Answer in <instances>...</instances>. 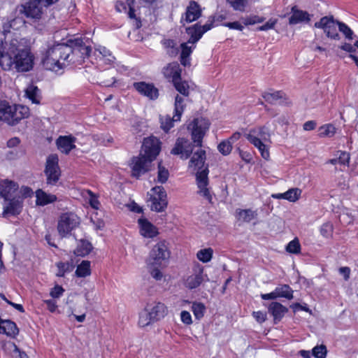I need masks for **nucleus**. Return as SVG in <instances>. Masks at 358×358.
Segmentation results:
<instances>
[{"mask_svg": "<svg viewBox=\"0 0 358 358\" xmlns=\"http://www.w3.org/2000/svg\"><path fill=\"white\" fill-rule=\"evenodd\" d=\"M69 43H57L46 50L42 59L44 68L58 71L71 64H81L90 56L91 46L77 38L68 41Z\"/></svg>", "mask_w": 358, "mask_h": 358, "instance_id": "f257e3e1", "label": "nucleus"}, {"mask_svg": "<svg viewBox=\"0 0 358 358\" xmlns=\"http://www.w3.org/2000/svg\"><path fill=\"white\" fill-rule=\"evenodd\" d=\"M34 58L29 48H20L17 46V40H12L2 50L0 49V66L5 71H29L34 67Z\"/></svg>", "mask_w": 358, "mask_h": 358, "instance_id": "f03ea898", "label": "nucleus"}, {"mask_svg": "<svg viewBox=\"0 0 358 358\" xmlns=\"http://www.w3.org/2000/svg\"><path fill=\"white\" fill-rule=\"evenodd\" d=\"M205 161L206 152L200 149L193 154L189 161V167L193 168L195 171L196 170V178L198 188L199 189V193L211 203L213 197L208 188V166L205 164Z\"/></svg>", "mask_w": 358, "mask_h": 358, "instance_id": "7ed1b4c3", "label": "nucleus"}, {"mask_svg": "<svg viewBox=\"0 0 358 358\" xmlns=\"http://www.w3.org/2000/svg\"><path fill=\"white\" fill-rule=\"evenodd\" d=\"M29 116V108L27 106L10 104L6 100H0V122L15 126Z\"/></svg>", "mask_w": 358, "mask_h": 358, "instance_id": "20e7f679", "label": "nucleus"}, {"mask_svg": "<svg viewBox=\"0 0 358 358\" xmlns=\"http://www.w3.org/2000/svg\"><path fill=\"white\" fill-rule=\"evenodd\" d=\"M168 243L163 240L157 243L150 252L147 259L148 266H164L170 257Z\"/></svg>", "mask_w": 358, "mask_h": 358, "instance_id": "39448f33", "label": "nucleus"}, {"mask_svg": "<svg viewBox=\"0 0 358 358\" xmlns=\"http://www.w3.org/2000/svg\"><path fill=\"white\" fill-rule=\"evenodd\" d=\"M80 223V217L73 212L62 213L57 222V231L62 238L67 237Z\"/></svg>", "mask_w": 358, "mask_h": 358, "instance_id": "423d86ee", "label": "nucleus"}, {"mask_svg": "<svg viewBox=\"0 0 358 358\" xmlns=\"http://www.w3.org/2000/svg\"><path fill=\"white\" fill-rule=\"evenodd\" d=\"M210 122L203 117L194 118L188 125V130L191 131L192 139L196 146L201 147L203 138L208 130Z\"/></svg>", "mask_w": 358, "mask_h": 358, "instance_id": "0eeeda50", "label": "nucleus"}, {"mask_svg": "<svg viewBox=\"0 0 358 358\" xmlns=\"http://www.w3.org/2000/svg\"><path fill=\"white\" fill-rule=\"evenodd\" d=\"M185 108L184 99L177 94L175 97L173 116L172 117L169 115L160 117L161 128L165 132H168L173 127L175 122L180 120Z\"/></svg>", "mask_w": 358, "mask_h": 358, "instance_id": "6e6552de", "label": "nucleus"}, {"mask_svg": "<svg viewBox=\"0 0 358 358\" xmlns=\"http://www.w3.org/2000/svg\"><path fill=\"white\" fill-rule=\"evenodd\" d=\"M58 163L57 155H50L47 157L44 173L48 185H55L59 180L61 171Z\"/></svg>", "mask_w": 358, "mask_h": 358, "instance_id": "1a4fd4ad", "label": "nucleus"}, {"mask_svg": "<svg viewBox=\"0 0 358 358\" xmlns=\"http://www.w3.org/2000/svg\"><path fill=\"white\" fill-rule=\"evenodd\" d=\"M152 194L150 198V209L155 212H163L168 206L167 194L162 186H155L151 189Z\"/></svg>", "mask_w": 358, "mask_h": 358, "instance_id": "9d476101", "label": "nucleus"}, {"mask_svg": "<svg viewBox=\"0 0 358 358\" xmlns=\"http://www.w3.org/2000/svg\"><path fill=\"white\" fill-rule=\"evenodd\" d=\"M59 0H30L23 7L24 15L27 17L40 19L43 13V6H50Z\"/></svg>", "mask_w": 358, "mask_h": 358, "instance_id": "9b49d317", "label": "nucleus"}, {"mask_svg": "<svg viewBox=\"0 0 358 358\" xmlns=\"http://www.w3.org/2000/svg\"><path fill=\"white\" fill-rule=\"evenodd\" d=\"M339 21L336 20L332 15L322 17L316 22L314 27L322 29L326 36L334 40H339L340 35L337 31V26Z\"/></svg>", "mask_w": 358, "mask_h": 358, "instance_id": "f8f14e48", "label": "nucleus"}, {"mask_svg": "<svg viewBox=\"0 0 358 358\" xmlns=\"http://www.w3.org/2000/svg\"><path fill=\"white\" fill-rule=\"evenodd\" d=\"M214 17L210 16L207 22L201 26L199 24H195L193 26L189 27L186 29V33L189 35V43H196L202 37L203 34L209 31L213 27Z\"/></svg>", "mask_w": 358, "mask_h": 358, "instance_id": "ddd939ff", "label": "nucleus"}, {"mask_svg": "<svg viewBox=\"0 0 358 358\" xmlns=\"http://www.w3.org/2000/svg\"><path fill=\"white\" fill-rule=\"evenodd\" d=\"M152 162V161L143 157L142 152L139 156L134 157L131 163V176L139 178L150 171Z\"/></svg>", "mask_w": 358, "mask_h": 358, "instance_id": "4468645a", "label": "nucleus"}, {"mask_svg": "<svg viewBox=\"0 0 358 358\" xmlns=\"http://www.w3.org/2000/svg\"><path fill=\"white\" fill-rule=\"evenodd\" d=\"M160 150V141L157 138L151 136L144 139L141 151L143 157L154 161Z\"/></svg>", "mask_w": 358, "mask_h": 358, "instance_id": "2eb2a0df", "label": "nucleus"}, {"mask_svg": "<svg viewBox=\"0 0 358 358\" xmlns=\"http://www.w3.org/2000/svg\"><path fill=\"white\" fill-rule=\"evenodd\" d=\"M192 151L193 145L189 140L184 138H178L171 153L174 155H180L181 159H187L190 157Z\"/></svg>", "mask_w": 358, "mask_h": 358, "instance_id": "dca6fc26", "label": "nucleus"}, {"mask_svg": "<svg viewBox=\"0 0 358 358\" xmlns=\"http://www.w3.org/2000/svg\"><path fill=\"white\" fill-rule=\"evenodd\" d=\"M245 138L250 143H255V141L262 142H271V134L269 128L266 126L253 128L245 134Z\"/></svg>", "mask_w": 358, "mask_h": 358, "instance_id": "f3484780", "label": "nucleus"}, {"mask_svg": "<svg viewBox=\"0 0 358 358\" xmlns=\"http://www.w3.org/2000/svg\"><path fill=\"white\" fill-rule=\"evenodd\" d=\"M202 13L200 5L195 1H190L186 8L185 13L180 18V23L185 25L186 23H191L197 20Z\"/></svg>", "mask_w": 358, "mask_h": 358, "instance_id": "a211bd4d", "label": "nucleus"}, {"mask_svg": "<svg viewBox=\"0 0 358 358\" xmlns=\"http://www.w3.org/2000/svg\"><path fill=\"white\" fill-rule=\"evenodd\" d=\"M23 199L19 196H15L9 198L8 201H5L3 203V217L8 215H17L22 209Z\"/></svg>", "mask_w": 358, "mask_h": 358, "instance_id": "6ab92c4d", "label": "nucleus"}, {"mask_svg": "<svg viewBox=\"0 0 358 358\" xmlns=\"http://www.w3.org/2000/svg\"><path fill=\"white\" fill-rule=\"evenodd\" d=\"M133 87L141 95L150 100H155L159 96V90L152 83H148L144 81L135 82L133 83Z\"/></svg>", "mask_w": 358, "mask_h": 358, "instance_id": "aec40b11", "label": "nucleus"}, {"mask_svg": "<svg viewBox=\"0 0 358 358\" xmlns=\"http://www.w3.org/2000/svg\"><path fill=\"white\" fill-rule=\"evenodd\" d=\"M205 278L208 280L206 275L203 274V268L197 266L193 269L192 273L187 277L185 280V286L189 289H194L199 287Z\"/></svg>", "mask_w": 358, "mask_h": 358, "instance_id": "412c9836", "label": "nucleus"}, {"mask_svg": "<svg viewBox=\"0 0 358 358\" xmlns=\"http://www.w3.org/2000/svg\"><path fill=\"white\" fill-rule=\"evenodd\" d=\"M76 138L72 135L60 136L56 141L58 149L64 154H69L76 148Z\"/></svg>", "mask_w": 358, "mask_h": 358, "instance_id": "4be33fe9", "label": "nucleus"}, {"mask_svg": "<svg viewBox=\"0 0 358 358\" xmlns=\"http://www.w3.org/2000/svg\"><path fill=\"white\" fill-rule=\"evenodd\" d=\"M181 71L182 70L177 62L168 64L162 69L164 76L172 83L178 80L181 78Z\"/></svg>", "mask_w": 358, "mask_h": 358, "instance_id": "5701e85b", "label": "nucleus"}, {"mask_svg": "<svg viewBox=\"0 0 358 358\" xmlns=\"http://www.w3.org/2000/svg\"><path fill=\"white\" fill-rule=\"evenodd\" d=\"M18 189V185L9 180H4L0 182V196L4 201H8L9 198L15 196L14 194Z\"/></svg>", "mask_w": 358, "mask_h": 358, "instance_id": "b1692460", "label": "nucleus"}, {"mask_svg": "<svg viewBox=\"0 0 358 358\" xmlns=\"http://www.w3.org/2000/svg\"><path fill=\"white\" fill-rule=\"evenodd\" d=\"M145 308L150 313L155 322H157L164 317L167 313V308L166 306L161 302L154 301L148 304Z\"/></svg>", "mask_w": 358, "mask_h": 358, "instance_id": "393cba45", "label": "nucleus"}, {"mask_svg": "<svg viewBox=\"0 0 358 358\" xmlns=\"http://www.w3.org/2000/svg\"><path fill=\"white\" fill-rule=\"evenodd\" d=\"M138 222L140 233L145 238H154L159 234L158 229L147 219L141 218Z\"/></svg>", "mask_w": 358, "mask_h": 358, "instance_id": "a878e982", "label": "nucleus"}, {"mask_svg": "<svg viewBox=\"0 0 358 358\" xmlns=\"http://www.w3.org/2000/svg\"><path fill=\"white\" fill-rule=\"evenodd\" d=\"M268 313L273 317L274 322H280L288 311L287 308L278 302H272L268 307Z\"/></svg>", "mask_w": 358, "mask_h": 358, "instance_id": "bb28decb", "label": "nucleus"}, {"mask_svg": "<svg viewBox=\"0 0 358 358\" xmlns=\"http://www.w3.org/2000/svg\"><path fill=\"white\" fill-rule=\"evenodd\" d=\"M195 43H189L188 41L186 43H181V52L180 56V61L182 66H190V55L193 50L195 48Z\"/></svg>", "mask_w": 358, "mask_h": 358, "instance_id": "cd10ccee", "label": "nucleus"}, {"mask_svg": "<svg viewBox=\"0 0 358 358\" xmlns=\"http://www.w3.org/2000/svg\"><path fill=\"white\" fill-rule=\"evenodd\" d=\"M258 216L257 210H252L251 208L236 210V217L238 221L241 222H250L256 220Z\"/></svg>", "mask_w": 358, "mask_h": 358, "instance_id": "c85d7f7f", "label": "nucleus"}, {"mask_svg": "<svg viewBox=\"0 0 358 358\" xmlns=\"http://www.w3.org/2000/svg\"><path fill=\"white\" fill-rule=\"evenodd\" d=\"M18 333L19 330L15 322L9 320H2L0 317V334L15 337Z\"/></svg>", "mask_w": 358, "mask_h": 358, "instance_id": "c756f323", "label": "nucleus"}, {"mask_svg": "<svg viewBox=\"0 0 358 358\" xmlns=\"http://www.w3.org/2000/svg\"><path fill=\"white\" fill-rule=\"evenodd\" d=\"M36 203L38 206H45L57 200V196L55 194H48L42 189L36 190Z\"/></svg>", "mask_w": 358, "mask_h": 358, "instance_id": "7c9ffc66", "label": "nucleus"}, {"mask_svg": "<svg viewBox=\"0 0 358 358\" xmlns=\"http://www.w3.org/2000/svg\"><path fill=\"white\" fill-rule=\"evenodd\" d=\"M285 94L282 91H269L262 94V97L269 103L275 104L276 103H282V99Z\"/></svg>", "mask_w": 358, "mask_h": 358, "instance_id": "2f4dec72", "label": "nucleus"}, {"mask_svg": "<svg viewBox=\"0 0 358 358\" xmlns=\"http://www.w3.org/2000/svg\"><path fill=\"white\" fill-rule=\"evenodd\" d=\"M25 94L33 103L39 104L41 103L42 96L38 87L34 85H29L25 90Z\"/></svg>", "mask_w": 358, "mask_h": 358, "instance_id": "473e14b6", "label": "nucleus"}, {"mask_svg": "<svg viewBox=\"0 0 358 358\" xmlns=\"http://www.w3.org/2000/svg\"><path fill=\"white\" fill-rule=\"evenodd\" d=\"M292 15L289 18L290 24H296L303 22L310 21L309 14L306 11L292 9Z\"/></svg>", "mask_w": 358, "mask_h": 358, "instance_id": "72a5a7b5", "label": "nucleus"}, {"mask_svg": "<svg viewBox=\"0 0 358 358\" xmlns=\"http://www.w3.org/2000/svg\"><path fill=\"white\" fill-rule=\"evenodd\" d=\"M338 157L334 159H331L327 161V163L336 165L337 164L348 166L350 163V154L345 151H338L337 152Z\"/></svg>", "mask_w": 358, "mask_h": 358, "instance_id": "f704fd0d", "label": "nucleus"}, {"mask_svg": "<svg viewBox=\"0 0 358 358\" xmlns=\"http://www.w3.org/2000/svg\"><path fill=\"white\" fill-rule=\"evenodd\" d=\"M92 249V244L89 241L81 240L75 250L74 253L77 256L85 257L91 252Z\"/></svg>", "mask_w": 358, "mask_h": 358, "instance_id": "c9c22d12", "label": "nucleus"}, {"mask_svg": "<svg viewBox=\"0 0 358 358\" xmlns=\"http://www.w3.org/2000/svg\"><path fill=\"white\" fill-rule=\"evenodd\" d=\"M91 274L90 262L84 260L78 265L76 270V275L79 278H85Z\"/></svg>", "mask_w": 358, "mask_h": 358, "instance_id": "e433bc0d", "label": "nucleus"}, {"mask_svg": "<svg viewBox=\"0 0 358 358\" xmlns=\"http://www.w3.org/2000/svg\"><path fill=\"white\" fill-rule=\"evenodd\" d=\"M155 322L150 313L145 308L139 314L138 324L141 327H147Z\"/></svg>", "mask_w": 358, "mask_h": 358, "instance_id": "4c0bfd02", "label": "nucleus"}, {"mask_svg": "<svg viewBox=\"0 0 358 358\" xmlns=\"http://www.w3.org/2000/svg\"><path fill=\"white\" fill-rule=\"evenodd\" d=\"M176 90L180 92L181 94H182L185 96H188L189 92V86L188 85V83L185 80H182V78H180L178 80L175 81L173 83Z\"/></svg>", "mask_w": 358, "mask_h": 358, "instance_id": "58836bf2", "label": "nucleus"}, {"mask_svg": "<svg viewBox=\"0 0 358 358\" xmlns=\"http://www.w3.org/2000/svg\"><path fill=\"white\" fill-rule=\"evenodd\" d=\"M275 289L278 297H284L287 299H292L293 298V290L287 285L277 287Z\"/></svg>", "mask_w": 358, "mask_h": 358, "instance_id": "ea45409f", "label": "nucleus"}, {"mask_svg": "<svg viewBox=\"0 0 358 358\" xmlns=\"http://www.w3.org/2000/svg\"><path fill=\"white\" fill-rule=\"evenodd\" d=\"M206 306L200 302H194L192 306V311L196 320L201 319L205 313Z\"/></svg>", "mask_w": 358, "mask_h": 358, "instance_id": "a19ab883", "label": "nucleus"}, {"mask_svg": "<svg viewBox=\"0 0 358 358\" xmlns=\"http://www.w3.org/2000/svg\"><path fill=\"white\" fill-rule=\"evenodd\" d=\"M336 133V128L331 124L321 126L319 128V136L320 137H331Z\"/></svg>", "mask_w": 358, "mask_h": 358, "instance_id": "79ce46f5", "label": "nucleus"}, {"mask_svg": "<svg viewBox=\"0 0 358 358\" xmlns=\"http://www.w3.org/2000/svg\"><path fill=\"white\" fill-rule=\"evenodd\" d=\"M285 200L290 202H295L299 199L302 191L299 188H291L285 192Z\"/></svg>", "mask_w": 358, "mask_h": 358, "instance_id": "37998d69", "label": "nucleus"}, {"mask_svg": "<svg viewBox=\"0 0 358 358\" xmlns=\"http://www.w3.org/2000/svg\"><path fill=\"white\" fill-rule=\"evenodd\" d=\"M213 250L211 248L200 250L196 254L197 258L203 263L210 262L213 257Z\"/></svg>", "mask_w": 358, "mask_h": 358, "instance_id": "c03bdc74", "label": "nucleus"}, {"mask_svg": "<svg viewBox=\"0 0 358 358\" xmlns=\"http://www.w3.org/2000/svg\"><path fill=\"white\" fill-rule=\"evenodd\" d=\"M97 51L102 55V59L104 62L110 64L114 62L115 57L113 56L109 50H108L106 47L99 46L97 49Z\"/></svg>", "mask_w": 358, "mask_h": 358, "instance_id": "a18cd8bd", "label": "nucleus"}, {"mask_svg": "<svg viewBox=\"0 0 358 358\" xmlns=\"http://www.w3.org/2000/svg\"><path fill=\"white\" fill-rule=\"evenodd\" d=\"M255 142H257V143H252V144L258 149V150L259 151L262 157L266 159V160H268L269 159V157H270V153H269V151H268V148L267 147V145L266 143L268 142H262L261 143L260 141H255Z\"/></svg>", "mask_w": 358, "mask_h": 358, "instance_id": "49530a36", "label": "nucleus"}, {"mask_svg": "<svg viewBox=\"0 0 358 358\" xmlns=\"http://www.w3.org/2000/svg\"><path fill=\"white\" fill-rule=\"evenodd\" d=\"M227 1L234 10L243 12L248 5V0H227Z\"/></svg>", "mask_w": 358, "mask_h": 358, "instance_id": "de8ad7c7", "label": "nucleus"}, {"mask_svg": "<svg viewBox=\"0 0 358 358\" xmlns=\"http://www.w3.org/2000/svg\"><path fill=\"white\" fill-rule=\"evenodd\" d=\"M286 250L289 253L298 255L301 252V245L298 238H295L291 241L286 246Z\"/></svg>", "mask_w": 358, "mask_h": 358, "instance_id": "09e8293b", "label": "nucleus"}, {"mask_svg": "<svg viewBox=\"0 0 358 358\" xmlns=\"http://www.w3.org/2000/svg\"><path fill=\"white\" fill-rule=\"evenodd\" d=\"M334 227L331 222L324 223L320 229V234L324 238H331L333 235Z\"/></svg>", "mask_w": 358, "mask_h": 358, "instance_id": "8fccbe9b", "label": "nucleus"}, {"mask_svg": "<svg viewBox=\"0 0 358 358\" xmlns=\"http://www.w3.org/2000/svg\"><path fill=\"white\" fill-rule=\"evenodd\" d=\"M241 20L243 23L245 25H252L257 23H262L264 21V18L262 17H259L258 15H250L245 17H242Z\"/></svg>", "mask_w": 358, "mask_h": 358, "instance_id": "3c124183", "label": "nucleus"}, {"mask_svg": "<svg viewBox=\"0 0 358 358\" xmlns=\"http://www.w3.org/2000/svg\"><path fill=\"white\" fill-rule=\"evenodd\" d=\"M217 149L223 155H227L232 150L231 142L230 140L223 141L218 145Z\"/></svg>", "mask_w": 358, "mask_h": 358, "instance_id": "603ef678", "label": "nucleus"}, {"mask_svg": "<svg viewBox=\"0 0 358 358\" xmlns=\"http://www.w3.org/2000/svg\"><path fill=\"white\" fill-rule=\"evenodd\" d=\"M169 176V171L165 167L162 166L161 163H159L157 181L161 183H164L167 181Z\"/></svg>", "mask_w": 358, "mask_h": 358, "instance_id": "864d4df0", "label": "nucleus"}, {"mask_svg": "<svg viewBox=\"0 0 358 358\" xmlns=\"http://www.w3.org/2000/svg\"><path fill=\"white\" fill-rule=\"evenodd\" d=\"M327 353V350L324 345H316L312 350V355L316 358H326Z\"/></svg>", "mask_w": 358, "mask_h": 358, "instance_id": "5fc2aeb1", "label": "nucleus"}, {"mask_svg": "<svg viewBox=\"0 0 358 358\" xmlns=\"http://www.w3.org/2000/svg\"><path fill=\"white\" fill-rule=\"evenodd\" d=\"M338 27L339 31L343 33L346 38L352 40L353 38L354 32L344 22H338Z\"/></svg>", "mask_w": 358, "mask_h": 358, "instance_id": "6e6d98bb", "label": "nucleus"}, {"mask_svg": "<svg viewBox=\"0 0 358 358\" xmlns=\"http://www.w3.org/2000/svg\"><path fill=\"white\" fill-rule=\"evenodd\" d=\"M128 16L130 19L134 20V26L136 29H139L141 27V21L138 18L135 14L134 7H129Z\"/></svg>", "mask_w": 358, "mask_h": 358, "instance_id": "4d7b16f0", "label": "nucleus"}, {"mask_svg": "<svg viewBox=\"0 0 358 358\" xmlns=\"http://www.w3.org/2000/svg\"><path fill=\"white\" fill-rule=\"evenodd\" d=\"M151 276L156 280H160L163 278V274L159 270L161 266H148Z\"/></svg>", "mask_w": 358, "mask_h": 358, "instance_id": "13d9d810", "label": "nucleus"}, {"mask_svg": "<svg viewBox=\"0 0 358 358\" xmlns=\"http://www.w3.org/2000/svg\"><path fill=\"white\" fill-rule=\"evenodd\" d=\"M64 291V289L62 286L56 285L53 288L51 289L50 295L53 299H58L63 295Z\"/></svg>", "mask_w": 358, "mask_h": 358, "instance_id": "bf43d9fd", "label": "nucleus"}, {"mask_svg": "<svg viewBox=\"0 0 358 358\" xmlns=\"http://www.w3.org/2000/svg\"><path fill=\"white\" fill-rule=\"evenodd\" d=\"M9 345L13 348V358H29L24 352H22L20 349L13 343H9Z\"/></svg>", "mask_w": 358, "mask_h": 358, "instance_id": "052dcab7", "label": "nucleus"}, {"mask_svg": "<svg viewBox=\"0 0 358 358\" xmlns=\"http://www.w3.org/2000/svg\"><path fill=\"white\" fill-rule=\"evenodd\" d=\"M180 319L185 324L189 325L192 323V316L187 310H182L180 313Z\"/></svg>", "mask_w": 358, "mask_h": 358, "instance_id": "680f3d73", "label": "nucleus"}, {"mask_svg": "<svg viewBox=\"0 0 358 358\" xmlns=\"http://www.w3.org/2000/svg\"><path fill=\"white\" fill-rule=\"evenodd\" d=\"M58 272L57 275L59 277L64 276L65 273L68 271L69 264L64 262H59L57 264Z\"/></svg>", "mask_w": 358, "mask_h": 358, "instance_id": "e2e57ef3", "label": "nucleus"}, {"mask_svg": "<svg viewBox=\"0 0 358 358\" xmlns=\"http://www.w3.org/2000/svg\"><path fill=\"white\" fill-rule=\"evenodd\" d=\"M276 24V20L270 19L264 24L259 26L257 28L258 31H267L274 27Z\"/></svg>", "mask_w": 358, "mask_h": 358, "instance_id": "0e129e2a", "label": "nucleus"}, {"mask_svg": "<svg viewBox=\"0 0 358 358\" xmlns=\"http://www.w3.org/2000/svg\"><path fill=\"white\" fill-rule=\"evenodd\" d=\"M252 316L259 323H262L266 320V314L262 311H254Z\"/></svg>", "mask_w": 358, "mask_h": 358, "instance_id": "69168bd1", "label": "nucleus"}, {"mask_svg": "<svg viewBox=\"0 0 358 358\" xmlns=\"http://www.w3.org/2000/svg\"><path fill=\"white\" fill-rule=\"evenodd\" d=\"M224 26L231 29H237L239 31H242L243 29V26L237 21L233 22H227L224 24Z\"/></svg>", "mask_w": 358, "mask_h": 358, "instance_id": "338daca9", "label": "nucleus"}, {"mask_svg": "<svg viewBox=\"0 0 358 358\" xmlns=\"http://www.w3.org/2000/svg\"><path fill=\"white\" fill-rule=\"evenodd\" d=\"M316 122L315 121H313V120H309V121H307L303 125V128L305 131H312L313 129H315V128L316 127Z\"/></svg>", "mask_w": 358, "mask_h": 358, "instance_id": "774afa93", "label": "nucleus"}]
</instances>
